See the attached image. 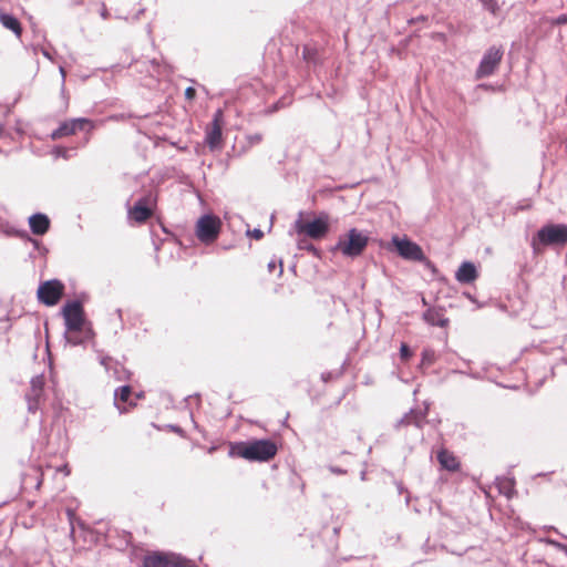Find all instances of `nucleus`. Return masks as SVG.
I'll return each instance as SVG.
<instances>
[{"label": "nucleus", "instance_id": "obj_1", "mask_svg": "<svg viewBox=\"0 0 567 567\" xmlns=\"http://www.w3.org/2000/svg\"><path fill=\"white\" fill-rule=\"evenodd\" d=\"M66 327V339L76 346L93 338L94 333L84 318V310L79 301L68 302L62 309Z\"/></svg>", "mask_w": 567, "mask_h": 567}, {"label": "nucleus", "instance_id": "obj_2", "mask_svg": "<svg viewBox=\"0 0 567 567\" xmlns=\"http://www.w3.org/2000/svg\"><path fill=\"white\" fill-rule=\"evenodd\" d=\"M278 452L277 444L271 440H255L230 444L229 454L252 462H268Z\"/></svg>", "mask_w": 567, "mask_h": 567}, {"label": "nucleus", "instance_id": "obj_3", "mask_svg": "<svg viewBox=\"0 0 567 567\" xmlns=\"http://www.w3.org/2000/svg\"><path fill=\"white\" fill-rule=\"evenodd\" d=\"M369 237L357 228H351L347 234L341 236L337 243L336 249L343 256L358 257L367 248Z\"/></svg>", "mask_w": 567, "mask_h": 567}, {"label": "nucleus", "instance_id": "obj_4", "mask_svg": "<svg viewBox=\"0 0 567 567\" xmlns=\"http://www.w3.org/2000/svg\"><path fill=\"white\" fill-rule=\"evenodd\" d=\"M221 221L217 216L204 215L196 223V236L206 245L213 244L220 233Z\"/></svg>", "mask_w": 567, "mask_h": 567}, {"label": "nucleus", "instance_id": "obj_5", "mask_svg": "<svg viewBox=\"0 0 567 567\" xmlns=\"http://www.w3.org/2000/svg\"><path fill=\"white\" fill-rule=\"evenodd\" d=\"M65 286L59 279H51L40 284L37 297L38 300L48 306L52 307L59 303L64 295Z\"/></svg>", "mask_w": 567, "mask_h": 567}, {"label": "nucleus", "instance_id": "obj_6", "mask_svg": "<svg viewBox=\"0 0 567 567\" xmlns=\"http://www.w3.org/2000/svg\"><path fill=\"white\" fill-rule=\"evenodd\" d=\"M503 55L502 47L493 45L487 49L476 69L475 78L480 80L494 74L502 62Z\"/></svg>", "mask_w": 567, "mask_h": 567}, {"label": "nucleus", "instance_id": "obj_7", "mask_svg": "<svg viewBox=\"0 0 567 567\" xmlns=\"http://www.w3.org/2000/svg\"><path fill=\"white\" fill-rule=\"evenodd\" d=\"M295 229L299 235L305 234L311 239L320 240L329 231V218L327 215H322L312 221L299 219L295 223Z\"/></svg>", "mask_w": 567, "mask_h": 567}, {"label": "nucleus", "instance_id": "obj_8", "mask_svg": "<svg viewBox=\"0 0 567 567\" xmlns=\"http://www.w3.org/2000/svg\"><path fill=\"white\" fill-rule=\"evenodd\" d=\"M144 567H192L190 561L167 553H152L145 556Z\"/></svg>", "mask_w": 567, "mask_h": 567}, {"label": "nucleus", "instance_id": "obj_9", "mask_svg": "<svg viewBox=\"0 0 567 567\" xmlns=\"http://www.w3.org/2000/svg\"><path fill=\"white\" fill-rule=\"evenodd\" d=\"M224 112L218 109L205 131V142L214 151L223 147Z\"/></svg>", "mask_w": 567, "mask_h": 567}, {"label": "nucleus", "instance_id": "obj_10", "mask_svg": "<svg viewBox=\"0 0 567 567\" xmlns=\"http://www.w3.org/2000/svg\"><path fill=\"white\" fill-rule=\"evenodd\" d=\"M537 239L540 244L565 245L567 244V226L565 225H547L542 227L537 233Z\"/></svg>", "mask_w": 567, "mask_h": 567}, {"label": "nucleus", "instance_id": "obj_11", "mask_svg": "<svg viewBox=\"0 0 567 567\" xmlns=\"http://www.w3.org/2000/svg\"><path fill=\"white\" fill-rule=\"evenodd\" d=\"M392 245L395 247L398 254L404 259L413 261H423L426 259L422 248L408 238H399L398 236H394L392 238Z\"/></svg>", "mask_w": 567, "mask_h": 567}, {"label": "nucleus", "instance_id": "obj_12", "mask_svg": "<svg viewBox=\"0 0 567 567\" xmlns=\"http://www.w3.org/2000/svg\"><path fill=\"white\" fill-rule=\"evenodd\" d=\"M44 384L45 379L42 374L32 378L30 382V388L25 393L28 410L30 412H35L40 408V404L43 401L44 395Z\"/></svg>", "mask_w": 567, "mask_h": 567}, {"label": "nucleus", "instance_id": "obj_13", "mask_svg": "<svg viewBox=\"0 0 567 567\" xmlns=\"http://www.w3.org/2000/svg\"><path fill=\"white\" fill-rule=\"evenodd\" d=\"M153 202L154 200L151 195L140 198L128 210L130 218L137 224H144L153 216V209L150 207Z\"/></svg>", "mask_w": 567, "mask_h": 567}, {"label": "nucleus", "instance_id": "obj_14", "mask_svg": "<svg viewBox=\"0 0 567 567\" xmlns=\"http://www.w3.org/2000/svg\"><path fill=\"white\" fill-rule=\"evenodd\" d=\"M85 125H91V127L93 126L92 122L86 118H74L65 121L51 133V140L56 141L65 136L74 135L76 131L83 130Z\"/></svg>", "mask_w": 567, "mask_h": 567}, {"label": "nucleus", "instance_id": "obj_15", "mask_svg": "<svg viewBox=\"0 0 567 567\" xmlns=\"http://www.w3.org/2000/svg\"><path fill=\"white\" fill-rule=\"evenodd\" d=\"M437 462L443 470L449 472H457L461 468L458 457L447 449L442 447L436 454Z\"/></svg>", "mask_w": 567, "mask_h": 567}, {"label": "nucleus", "instance_id": "obj_16", "mask_svg": "<svg viewBox=\"0 0 567 567\" xmlns=\"http://www.w3.org/2000/svg\"><path fill=\"white\" fill-rule=\"evenodd\" d=\"M478 278V271L471 261H464L458 267L455 279L461 284H472Z\"/></svg>", "mask_w": 567, "mask_h": 567}, {"label": "nucleus", "instance_id": "obj_17", "mask_svg": "<svg viewBox=\"0 0 567 567\" xmlns=\"http://www.w3.org/2000/svg\"><path fill=\"white\" fill-rule=\"evenodd\" d=\"M29 226L34 235L42 236L50 228V219L44 214H34L29 218Z\"/></svg>", "mask_w": 567, "mask_h": 567}, {"label": "nucleus", "instance_id": "obj_18", "mask_svg": "<svg viewBox=\"0 0 567 567\" xmlns=\"http://www.w3.org/2000/svg\"><path fill=\"white\" fill-rule=\"evenodd\" d=\"M424 320L431 326L445 328L449 326V319L444 315L442 308H430L423 315Z\"/></svg>", "mask_w": 567, "mask_h": 567}, {"label": "nucleus", "instance_id": "obj_19", "mask_svg": "<svg viewBox=\"0 0 567 567\" xmlns=\"http://www.w3.org/2000/svg\"><path fill=\"white\" fill-rule=\"evenodd\" d=\"M302 59L308 64L319 65L323 62V51L313 44H306L302 49Z\"/></svg>", "mask_w": 567, "mask_h": 567}, {"label": "nucleus", "instance_id": "obj_20", "mask_svg": "<svg viewBox=\"0 0 567 567\" xmlns=\"http://www.w3.org/2000/svg\"><path fill=\"white\" fill-rule=\"evenodd\" d=\"M0 22L6 29L12 31L17 38H21L23 29L16 17L0 11Z\"/></svg>", "mask_w": 567, "mask_h": 567}, {"label": "nucleus", "instance_id": "obj_21", "mask_svg": "<svg viewBox=\"0 0 567 567\" xmlns=\"http://www.w3.org/2000/svg\"><path fill=\"white\" fill-rule=\"evenodd\" d=\"M132 394V389L128 385L121 386L115 391L114 403L121 413L126 412L125 406H121V403H127Z\"/></svg>", "mask_w": 567, "mask_h": 567}, {"label": "nucleus", "instance_id": "obj_22", "mask_svg": "<svg viewBox=\"0 0 567 567\" xmlns=\"http://www.w3.org/2000/svg\"><path fill=\"white\" fill-rule=\"evenodd\" d=\"M435 352L431 349H424L422 352L421 367H431L435 362Z\"/></svg>", "mask_w": 567, "mask_h": 567}, {"label": "nucleus", "instance_id": "obj_23", "mask_svg": "<svg viewBox=\"0 0 567 567\" xmlns=\"http://www.w3.org/2000/svg\"><path fill=\"white\" fill-rule=\"evenodd\" d=\"M413 352L406 343H402L400 347V357L403 361H408L412 358Z\"/></svg>", "mask_w": 567, "mask_h": 567}, {"label": "nucleus", "instance_id": "obj_24", "mask_svg": "<svg viewBox=\"0 0 567 567\" xmlns=\"http://www.w3.org/2000/svg\"><path fill=\"white\" fill-rule=\"evenodd\" d=\"M247 140L250 145L259 144L262 141V134H260V133L251 134L247 137Z\"/></svg>", "mask_w": 567, "mask_h": 567}, {"label": "nucleus", "instance_id": "obj_25", "mask_svg": "<svg viewBox=\"0 0 567 567\" xmlns=\"http://www.w3.org/2000/svg\"><path fill=\"white\" fill-rule=\"evenodd\" d=\"M185 97L188 101H193L196 97V90L194 87H192V86H188L185 90Z\"/></svg>", "mask_w": 567, "mask_h": 567}, {"label": "nucleus", "instance_id": "obj_26", "mask_svg": "<svg viewBox=\"0 0 567 567\" xmlns=\"http://www.w3.org/2000/svg\"><path fill=\"white\" fill-rule=\"evenodd\" d=\"M68 153H69V151L65 147H55V150H54V154L56 156H61L63 158H68Z\"/></svg>", "mask_w": 567, "mask_h": 567}, {"label": "nucleus", "instance_id": "obj_27", "mask_svg": "<svg viewBox=\"0 0 567 567\" xmlns=\"http://www.w3.org/2000/svg\"><path fill=\"white\" fill-rule=\"evenodd\" d=\"M556 22H557L558 24H565V23H567V16H566V13H565V14L559 16V17L557 18Z\"/></svg>", "mask_w": 567, "mask_h": 567}, {"label": "nucleus", "instance_id": "obj_28", "mask_svg": "<svg viewBox=\"0 0 567 567\" xmlns=\"http://www.w3.org/2000/svg\"><path fill=\"white\" fill-rule=\"evenodd\" d=\"M252 236H254V238H256V239H261V238H262V236H264V234H262V231H261V230H259V229H255V230L252 231Z\"/></svg>", "mask_w": 567, "mask_h": 567}, {"label": "nucleus", "instance_id": "obj_29", "mask_svg": "<svg viewBox=\"0 0 567 567\" xmlns=\"http://www.w3.org/2000/svg\"><path fill=\"white\" fill-rule=\"evenodd\" d=\"M38 476H39V481H38V484H37V487L39 488L42 484V481H43V474L40 472V470H35Z\"/></svg>", "mask_w": 567, "mask_h": 567}, {"label": "nucleus", "instance_id": "obj_30", "mask_svg": "<svg viewBox=\"0 0 567 567\" xmlns=\"http://www.w3.org/2000/svg\"><path fill=\"white\" fill-rule=\"evenodd\" d=\"M66 514H68V517H69L70 522L72 523L73 517H74V515H75L74 511H73V509H71V508H69V509L66 511Z\"/></svg>", "mask_w": 567, "mask_h": 567}, {"label": "nucleus", "instance_id": "obj_31", "mask_svg": "<svg viewBox=\"0 0 567 567\" xmlns=\"http://www.w3.org/2000/svg\"><path fill=\"white\" fill-rule=\"evenodd\" d=\"M268 268H269V270H270V271L275 270V268H276V262H275V261H270V262L268 264Z\"/></svg>", "mask_w": 567, "mask_h": 567}, {"label": "nucleus", "instance_id": "obj_32", "mask_svg": "<svg viewBox=\"0 0 567 567\" xmlns=\"http://www.w3.org/2000/svg\"><path fill=\"white\" fill-rule=\"evenodd\" d=\"M284 272V266H282V262L280 261L279 262V275H281Z\"/></svg>", "mask_w": 567, "mask_h": 567}, {"label": "nucleus", "instance_id": "obj_33", "mask_svg": "<svg viewBox=\"0 0 567 567\" xmlns=\"http://www.w3.org/2000/svg\"><path fill=\"white\" fill-rule=\"evenodd\" d=\"M561 549H563L564 554L567 556V545H563Z\"/></svg>", "mask_w": 567, "mask_h": 567}, {"label": "nucleus", "instance_id": "obj_34", "mask_svg": "<svg viewBox=\"0 0 567 567\" xmlns=\"http://www.w3.org/2000/svg\"><path fill=\"white\" fill-rule=\"evenodd\" d=\"M3 133V125L0 123V136L2 135Z\"/></svg>", "mask_w": 567, "mask_h": 567}]
</instances>
